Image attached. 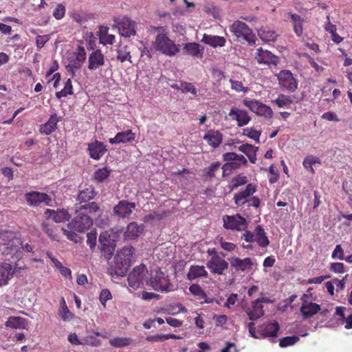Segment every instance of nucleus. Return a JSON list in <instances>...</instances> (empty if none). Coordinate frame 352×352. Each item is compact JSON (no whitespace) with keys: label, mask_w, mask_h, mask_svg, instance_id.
<instances>
[{"label":"nucleus","mask_w":352,"mask_h":352,"mask_svg":"<svg viewBox=\"0 0 352 352\" xmlns=\"http://www.w3.org/2000/svg\"><path fill=\"white\" fill-rule=\"evenodd\" d=\"M255 233L250 230H245L241 236V239L245 240L246 242L252 243L256 242L259 247L265 248L270 245V240L267 236L266 232L263 228L258 225L255 230Z\"/></svg>","instance_id":"nucleus-7"},{"label":"nucleus","mask_w":352,"mask_h":352,"mask_svg":"<svg viewBox=\"0 0 352 352\" xmlns=\"http://www.w3.org/2000/svg\"><path fill=\"white\" fill-rule=\"evenodd\" d=\"M243 135L254 140L256 143H259V138L261 135V131H257L254 128H245L243 129Z\"/></svg>","instance_id":"nucleus-48"},{"label":"nucleus","mask_w":352,"mask_h":352,"mask_svg":"<svg viewBox=\"0 0 352 352\" xmlns=\"http://www.w3.org/2000/svg\"><path fill=\"white\" fill-rule=\"evenodd\" d=\"M280 327L276 321L263 323L258 326V333L260 338L276 337Z\"/></svg>","instance_id":"nucleus-19"},{"label":"nucleus","mask_w":352,"mask_h":352,"mask_svg":"<svg viewBox=\"0 0 352 352\" xmlns=\"http://www.w3.org/2000/svg\"><path fill=\"white\" fill-rule=\"evenodd\" d=\"M111 294L108 289H102L100 294L99 300L104 307L106 306V302L111 299Z\"/></svg>","instance_id":"nucleus-59"},{"label":"nucleus","mask_w":352,"mask_h":352,"mask_svg":"<svg viewBox=\"0 0 352 352\" xmlns=\"http://www.w3.org/2000/svg\"><path fill=\"white\" fill-rule=\"evenodd\" d=\"M204 140L213 148H217L221 144L223 135L219 131L209 130L204 136Z\"/></svg>","instance_id":"nucleus-29"},{"label":"nucleus","mask_w":352,"mask_h":352,"mask_svg":"<svg viewBox=\"0 0 352 352\" xmlns=\"http://www.w3.org/2000/svg\"><path fill=\"white\" fill-rule=\"evenodd\" d=\"M69 230H67L63 228L62 232L63 234L67 236V238L70 240L73 241L75 243H78L80 241V238L78 236L77 233L76 232L74 229L69 228Z\"/></svg>","instance_id":"nucleus-56"},{"label":"nucleus","mask_w":352,"mask_h":352,"mask_svg":"<svg viewBox=\"0 0 352 352\" xmlns=\"http://www.w3.org/2000/svg\"><path fill=\"white\" fill-rule=\"evenodd\" d=\"M11 264L0 262V287L8 285L12 279Z\"/></svg>","instance_id":"nucleus-30"},{"label":"nucleus","mask_w":352,"mask_h":352,"mask_svg":"<svg viewBox=\"0 0 352 352\" xmlns=\"http://www.w3.org/2000/svg\"><path fill=\"white\" fill-rule=\"evenodd\" d=\"M135 208V203L122 200L113 208V212L119 217L126 218L131 214L132 210Z\"/></svg>","instance_id":"nucleus-20"},{"label":"nucleus","mask_w":352,"mask_h":352,"mask_svg":"<svg viewBox=\"0 0 352 352\" xmlns=\"http://www.w3.org/2000/svg\"><path fill=\"white\" fill-rule=\"evenodd\" d=\"M25 199L30 207H38L41 204L52 206V197L45 192L31 191L25 194Z\"/></svg>","instance_id":"nucleus-10"},{"label":"nucleus","mask_w":352,"mask_h":352,"mask_svg":"<svg viewBox=\"0 0 352 352\" xmlns=\"http://www.w3.org/2000/svg\"><path fill=\"white\" fill-rule=\"evenodd\" d=\"M106 152V146L102 142L96 141L89 144V157L94 160H99Z\"/></svg>","instance_id":"nucleus-33"},{"label":"nucleus","mask_w":352,"mask_h":352,"mask_svg":"<svg viewBox=\"0 0 352 352\" xmlns=\"http://www.w3.org/2000/svg\"><path fill=\"white\" fill-rule=\"evenodd\" d=\"M89 69H96L104 65V54L96 45L95 36L89 32Z\"/></svg>","instance_id":"nucleus-6"},{"label":"nucleus","mask_w":352,"mask_h":352,"mask_svg":"<svg viewBox=\"0 0 352 352\" xmlns=\"http://www.w3.org/2000/svg\"><path fill=\"white\" fill-rule=\"evenodd\" d=\"M223 160L227 162H231L233 161H239L243 163H248L246 158L242 155H238L234 152H228L223 155Z\"/></svg>","instance_id":"nucleus-45"},{"label":"nucleus","mask_w":352,"mask_h":352,"mask_svg":"<svg viewBox=\"0 0 352 352\" xmlns=\"http://www.w3.org/2000/svg\"><path fill=\"white\" fill-rule=\"evenodd\" d=\"M223 227L227 230L245 232L248 223L245 218L239 214L234 215H224L223 217Z\"/></svg>","instance_id":"nucleus-12"},{"label":"nucleus","mask_w":352,"mask_h":352,"mask_svg":"<svg viewBox=\"0 0 352 352\" xmlns=\"http://www.w3.org/2000/svg\"><path fill=\"white\" fill-rule=\"evenodd\" d=\"M202 41L212 47H223L226 45V40L223 36L210 35L205 34Z\"/></svg>","instance_id":"nucleus-35"},{"label":"nucleus","mask_w":352,"mask_h":352,"mask_svg":"<svg viewBox=\"0 0 352 352\" xmlns=\"http://www.w3.org/2000/svg\"><path fill=\"white\" fill-rule=\"evenodd\" d=\"M230 30L239 40H244L250 45L255 44L256 37L245 23L238 20L235 21L230 25Z\"/></svg>","instance_id":"nucleus-4"},{"label":"nucleus","mask_w":352,"mask_h":352,"mask_svg":"<svg viewBox=\"0 0 352 352\" xmlns=\"http://www.w3.org/2000/svg\"><path fill=\"white\" fill-rule=\"evenodd\" d=\"M263 306L258 301L252 302V309L247 311V314L250 320H256L264 315Z\"/></svg>","instance_id":"nucleus-39"},{"label":"nucleus","mask_w":352,"mask_h":352,"mask_svg":"<svg viewBox=\"0 0 352 352\" xmlns=\"http://www.w3.org/2000/svg\"><path fill=\"white\" fill-rule=\"evenodd\" d=\"M150 285L153 289L161 292H170L174 290L173 285L160 270H156L155 274L151 275Z\"/></svg>","instance_id":"nucleus-8"},{"label":"nucleus","mask_w":352,"mask_h":352,"mask_svg":"<svg viewBox=\"0 0 352 352\" xmlns=\"http://www.w3.org/2000/svg\"><path fill=\"white\" fill-rule=\"evenodd\" d=\"M181 91L182 93H191L194 96H197V90L191 82H180Z\"/></svg>","instance_id":"nucleus-53"},{"label":"nucleus","mask_w":352,"mask_h":352,"mask_svg":"<svg viewBox=\"0 0 352 352\" xmlns=\"http://www.w3.org/2000/svg\"><path fill=\"white\" fill-rule=\"evenodd\" d=\"M133 251L132 246H126L118 251L113 262L108 268V273L112 278L125 276L131 266Z\"/></svg>","instance_id":"nucleus-2"},{"label":"nucleus","mask_w":352,"mask_h":352,"mask_svg":"<svg viewBox=\"0 0 352 352\" xmlns=\"http://www.w3.org/2000/svg\"><path fill=\"white\" fill-rule=\"evenodd\" d=\"M321 160L320 158L315 156H308L303 160L302 164L305 168H310V170L312 173H314V169L312 166L315 164H320Z\"/></svg>","instance_id":"nucleus-52"},{"label":"nucleus","mask_w":352,"mask_h":352,"mask_svg":"<svg viewBox=\"0 0 352 352\" xmlns=\"http://www.w3.org/2000/svg\"><path fill=\"white\" fill-rule=\"evenodd\" d=\"M26 324V320L19 316H10L6 322L7 327L12 329H21L24 328Z\"/></svg>","instance_id":"nucleus-40"},{"label":"nucleus","mask_w":352,"mask_h":352,"mask_svg":"<svg viewBox=\"0 0 352 352\" xmlns=\"http://www.w3.org/2000/svg\"><path fill=\"white\" fill-rule=\"evenodd\" d=\"M59 316L64 321H69L73 318L72 313L69 310L63 298L61 299L60 308L59 309Z\"/></svg>","instance_id":"nucleus-44"},{"label":"nucleus","mask_w":352,"mask_h":352,"mask_svg":"<svg viewBox=\"0 0 352 352\" xmlns=\"http://www.w3.org/2000/svg\"><path fill=\"white\" fill-rule=\"evenodd\" d=\"M68 64L67 68L68 71H72L74 69L80 68L86 58V52L83 47L78 46L76 50L69 53L67 56Z\"/></svg>","instance_id":"nucleus-13"},{"label":"nucleus","mask_w":352,"mask_h":352,"mask_svg":"<svg viewBox=\"0 0 352 352\" xmlns=\"http://www.w3.org/2000/svg\"><path fill=\"white\" fill-rule=\"evenodd\" d=\"M148 271L144 265L142 264L134 267L128 276V283L129 287L133 289H138L146 278Z\"/></svg>","instance_id":"nucleus-11"},{"label":"nucleus","mask_w":352,"mask_h":352,"mask_svg":"<svg viewBox=\"0 0 352 352\" xmlns=\"http://www.w3.org/2000/svg\"><path fill=\"white\" fill-rule=\"evenodd\" d=\"M50 39V36L46 35H38L36 38V47L38 49H41L44 47L46 43Z\"/></svg>","instance_id":"nucleus-61"},{"label":"nucleus","mask_w":352,"mask_h":352,"mask_svg":"<svg viewBox=\"0 0 352 352\" xmlns=\"http://www.w3.org/2000/svg\"><path fill=\"white\" fill-rule=\"evenodd\" d=\"M248 178L242 174H239L234 177L230 182L229 188L230 191L234 190L240 186L247 184Z\"/></svg>","instance_id":"nucleus-43"},{"label":"nucleus","mask_w":352,"mask_h":352,"mask_svg":"<svg viewBox=\"0 0 352 352\" xmlns=\"http://www.w3.org/2000/svg\"><path fill=\"white\" fill-rule=\"evenodd\" d=\"M154 47L157 51L168 56H173L179 51L173 41L168 38L167 34L156 35Z\"/></svg>","instance_id":"nucleus-3"},{"label":"nucleus","mask_w":352,"mask_h":352,"mask_svg":"<svg viewBox=\"0 0 352 352\" xmlns=\"http://www.w3.org/2000/svg\"><path fill=\"white\" fill-rule=\"evenodd\" d=\"M247 163H243V162H241L234 160L231 162L226 163L225 164H223V166H222L221 168L224 169V172L226 170L231 171L232 170L237 169V168H240L242 165H245Z\"/></svg>","instance_id":"nucleus-57"},{"label":"nucleus","mask_w":352,"mask_h":352,"mask_svg":"<svg viewBox=\"0 0 352 352\" xmlns=\"http://www.w3.org/2000/svg\"><path fill=\"white\" fill-rule=\"evenodd\" d=\"M327 23L325 24L324 25V29L325 30L330 33L331 34L335 33L336 32H337V28H336V25L331 23V21H330V16H327Z\"/></svg>","instance_id":"nucleus-64"},{"label":"nucleus","mask_w":352,"mask_h":352,"mask_svg":"<svg viewBox=\"0 0 352 352\" xmlns=\"http://www.w3.org/2000/svg\"><path fill=\"white\" fill-rule=\"evenodd\" d=\"M320 310V305L315 302H304L300 307V312L304 319L311 318Z\"/></svg>","instance_id":"nucleus-32"},{"label":"nucleus","mask_w":352,"mask_h":352,"mask_svg":"<svg viewBox=\"0 0 352 352\" xmlns=\"http://www.w3.org/2000/svg\"><path fill=\"white\" fill-rule=\"evenodd\" d=\"M243 103L251 111L258 116L263 117L266 119H270L273 116L274 113L272 108L258 100L244 99Z\"/></svg>","instance_id":"nucleus-9"},{"label":"nucleus","mask_w":352,"mask_h":352,"mask_svg":"<svg viewBox=\"0 0 352 352\" xmlns=\"http://www.w3.org/2000/svg\"><path fill=\"white\" fill-rule=\"evenodd\" d=\"M99 248L105 258H110L113 255L116 246V241L111 238L107 232H103L99 236Z\"/></svg>","instance_id":"nucleus-14"},{"label":"nucleus","mask_w":352,"mask_h":352,"mask_svg":"<svg viewBox=\"0 0 352 352\" xmlns=\"http://www.w3.org/2000/svg\"><path fill=\"white\" fill-rule=\"evenodd\" d=\"M46 219L51 218L56 223L68 221L70 219V214L65 209H58L57 210L46 209L45 211Z\"/></svg>","instance_id":"nucleus-22"},{"label":"nucleus","mask_w":352,"mask_h":352,"mask_svg":"<svg viewBox=\"0 0 352 352\" xmlns=\"http://www.w3.org/2000/svg\"><path fill=\"white\" fill-rule=\"evenodd\" d=\"M256 186L252 184H248L244 190L240 191L234 196V201L236 206H241L245 204L252 195L256 192Z\"/></svg>","instance_id":"nucleus-24"},{"label":"nucleus","mask_w":352,"mask_h":352,"mask_svg":"<svg viewBox=\"0 0 352 352\" xmlns=\"http://www.w3.org/2000/svg\"><path fill=\"white\" fill-rule=\"evenodd\" d=\"M231 266L234 268L235 270H241L244 272L247 270H250L253 266V262L250 258H240L238 257H232L230 259Z\"/></svg>","instance_id":"nucleus-27"},{"label":"nucleus","mask_w":352,"mask_h":352,"mask_svg":"<svg viewBox=\"0 0 352 352\" xmlns=\"http://www.w3.org/2000/svg\"><path fill=\"white\" fill-rule=\"evenodd\" d=\"M219 243H220L221 248L223 249L224 250H226L228 252L234 251L236 247V245L232 243L224 241L223 240V238H221L219 240Z\"/></svg>","instance_id":"nucleus-63"},{"label":"nucleus","mask_w":352,"mask_h":352,"mask_svg":"<svg viewBox=\"0 0 352 352\" xmlns=\"http://www.w3.org/2000/svg\"><path fill=\"white\" fill-rule=\"evenodd\" d=\"M330 271L336 274H342L345 272L344 265L342 263H333L329 267Z\"/></svg>","instance_id":"nucleus-60"},{"label":"nucleus","mask_w":352,"mask_h":352,"mask_svg":"<svg viewBox=\"0 0 352 352\" xmlns=\"http://www.w3.org/2000/svg\"><path fill=\"white\" fill-rule=\"evenodd\" d=\"M41 228L50 239L59 241L60 233L62 232L63 228H60L59 226H54L48 219H46L41 223Z\"/></svg>","instance_id":"nucleus-18"},{"label":"nucleus","mask_w":352,"mask_h":352,"mask_svg":"<svg viewBox=\"0 0 352 352\" xmlns=\"http://www.w3.org/2000/svg\"><path fill=\"white\" fill-rule=\"evenodd\" d=\"M189 291L192 295L196 296L198 300H201V303H211L213 302V299L208 298L206 292L198 284L191 285L189 287Z\"/></svg>","instance_id":"nucleus-34"},{"label":"nucleus","mask_w":352,"mask_h":352,"mask_svg":"<svg viewBox=\"0 0 352 352\" xmlns=\"http://www.w3.org/2000/svg\"><path fill=\"white\" fill-rule=\"evenodd\" d=\"M181 337L175 334H156L153 336H148L146 338V340L152 342H162L168 339H180Z\"/></svg>","instance_id":"nucleus-41"},{"label":"nucleus","mask_w":352,"mask_h":352,"mask_svg":"<svg viewBox=\"0 0 352 352\" xmlns=\"http://www.w3.org/2000/svg\"><path fill=\"white\" fill-rule=\"evenodd\" d=\"M109 28L107 26L100 25L99 30L96 32V36L98 37V41H96V45H102L105 46L107 44L112 45L115 43V36L108 33ZM96 40L97 38L95 36Z\"/></svg>","instance_id":"nucleus-23"},{"label":"nucleus","mask_w":352,"mask_h":352,"mask_svg":"<svg viewBox=\"0 0 352 352\" xmlns=\"http://www.w3.org/2000/svg\"><path fill=\"white\" fill-rule=\"evenodd\" d=\"M168 212L166 211L158 212L153 211L144 217V222H149L154 220L160 221L168 215Z\"/></svg>","instance_id":"nucleus-46"},{"label":"nucleus","mask_w":352,"mask_h":352,"mask_svg":"<svg viewBox=\"0 0 352 352\" xmlns=\"http://www.w3.org/2000/svg\"><path fill=\"white\" fill-rule=\"evenodd\" d=\"M183 50L186 54L197 58H201L204 52V47L195 42L186 43L184 45Z\"/></svg>","instance_id":"nucleus-26"},{"label":"nucleus","mask_w":352,"mask_h":352,"mask_svg":"<svg viewBox=\"0 0 352 352\" xmlns=\"http://www.w3.org/2000/svg\"><path fill=\"white\" fill-rule=\"evenodd\" d=\"M228 115L232 120H235L237 122L239 127L247 125L251 120V117L247 111L238 109L235 107H232L230 109Z\"/></svg>","instance_id":"nucleus-21"},{"label":"nucleus","mask_w":352,"mask_h":352,"mask_svg":"<svg viewBox=\"0 0 352 352\" xmlns=\"http://www.w3.org/2000/svg\"><path fill=\"white\" fill-rule=\"evenodd\" d=\"M60 121V118L58 117L56 113L51 114L47 122L40 126V133L47 135H50L56 131L57 129V124Z\"/></svg>","instance_id":"nucleus-25"},{"label":"nucleus","mask_w":352,"mask_h":352,"mask_svg":"<svg viewBox=\"0 0 352 352\" xmlns=\"http://www.w3.org/2000/svg\"><path fill=\"white\" fill-rule=\"evenodd\" d=\"M109 174L110 170L107 168H99L95 172L93 179L97 182H102L109 176Z\"/></svg>","instance_id":"nucleus-51"},{"label":"nucleus","mask_w":352,"mask_h":352,"mask_svg":"<svg viewBox=\"0 0 352 352\" xmlns=\"http://www.w3.org/2000/svg\"><path fill=\"white\" fill-rule=\"evenodd\" d=\"M299 340V338L296 336H287L280 339L279 346L280 347H287L292 346Z\"/></svg>","instance_id":"nucleus-54"},{"label":"nucleus","mask_w":352,"mask_h":352,"mask_svg":"<svg viewBox=\"0 0 352 352\" xmlns=\"http://www.w3.org/2000/svg\"><path fill=\"white\" fill-rule=\"evenodd\" d=\"M131 342V338L124 337L113 338L109 340V343L112 346L118 348L128 346Z\"/></svg>","instance_id":"nucleus-47"},{"label":"nucleus","mask_w":352,"mask_h":352,"mask_svg":"<svg viewBox=\"0 0 352 352\" xmlns=\"http://www.w3.org/2000/svg\"><path fill=\"white\" fill-rule=\"evenodd\" d=\"M65 11L66 10L65 6L63 4L59 3L53 11V16L56 19L60 20L64 17Z\"/></svg>","instance_id":"nucleus-58"},{"label":"nucleus","mask_w":352,"mask_h":352,"mask_svg":"<svg viewBox=\"0 0 352 352\" xmlns=\"http://www.w3.org/2000/svg\"><path fill=\"white\" fill-rule=\"evenodd\" d=\"M208 275V272L206 270L204 266L192 265L190 266L186 276L188 280H192L198 278H206Z\"/></svg>","instance_id":"nucleus-36"},{"label":"nucleus","mask_w":352,"mask_h":352,"mask_svg":"<svg viewBox=\"0 0 352 352\" xmlns=\"http://www.w3.org/2000/svg\"><path fill=\"white\" fill-rule=\"evenodd\" d=\"M331 257L333 258L344 259V252L340 245H337L334 249Z\"/></svg>","instance_id":"nucleus-62"},{"label":"nucleus","mask_w":352,"mask_h":352,"mask_svg":"<svg viewBox=\"0 0 352 352\" xmlns=\"http://www.w3.org/2000/svg\"><path fill=\"white\" fill-rule=\"evenodd\" d=\"M206 267L210 270L212 274L222 275L224 272L228 268V263L219 256H212L208 261Z\"/></svg>","instance_id":"nucleus-15"},{"label":"nucleus","mask_w":352,"mask_h":352,"mask_svg":"<svg viewBox=\"0 0 352 352\" xmlns=\"http://www.w3.org/2000/svg\"><path fill=\"white\" fill-rule=\"evenodd\" d=\"M288 15L290 16L292 23L294 32L296 35L298 37L301 36L303 33V23L305 20L302 18L299 14L295 13H288Z\"/></svg>","instance_id":"nucleus-37"},{"label":"nucleus","mask_w":352,"mask_h":352,"mask_svg":"<svg viewBox=\"0 0 352 352\" xmlns=\"http://www.w3.org/2000/svg\"><path fill=\"white\" fill-rule=\"evenodd\" d=\"M117 52V60L121 63H124L127 60L130 63H132V57L131 55V50L127 45L120 44L116 50Z\"/></svg>","instance_id":"nucleus-38"},{"label":"nucleus","mask_w":352,"mask_h":352,"mask_svg":"<svg viewBox=\"0 0 352 352\" xmlns=\"http://www.w3.org/2000/svg\"><path fill=\"white\" fill-rule=\"evenodd\" d=\"M78 200L79 202L76 204V216L67 225V228L81 233L88 229V192L87 190L80 191Z\"/></svg>","instance_id":"nucleus-1"},{"label":"nucleus","mask_w":352,"mask_h":352,"mask_svg":"<svg viewBox=\"0 0 352 352\" xmlns=\"http://www.w3.org/2000/svg\"><path fill=\"white\" fill-rule=\"evenodd\" d=\"M260 38L265 41H274L277 36V34L274 31L261 28L258 31Z\"/></svg>","instance_id":"nucleus-49"},{"label":"nucleus","mask_w":352,"mask_h":352,"mask_svg":"<svg viewBox=\"0 0 352 352\" xmlns=\"http://www.w3.org/2000/svg\"><path fill=\"white\" fill-rule=\"evenodd\" d=\"M135 134L131 129L118 133L113 138L109 139V142L112 144L120 143L131 142L135 140Z\"/></svg>","instance_id":"nucleus-28"},{"label":"nucleus","mask_w":352,"mask_h":352,"mask_svg":"<svg viewBox=\"0 0 352 352\" xmlns=\"http://www.w3.org/2000/svg\"><path fill=\"white\" fill-rule=\"evenodd\" d=\"M221 164L219 162L212 164L208 168L204 170L205 176L208 179L211 180L215 177V173L220 168Z\"/></svg>","instance_id":"nucleus-50"},{"label":"nucleus","mask_w":352,"mask_h":352,"mask_svg":"<svg viewBox=\"0 0 352 352\" xmlns=\"http://www.w3.org/2000/svg\"><path fill=\"white\" fill-rule=\"evenodd\" d=\"M239 150L245 154L249 158H250L252 155L254 156L256 155L254 147L248 143L241 145L239 147Z\"/></svg>","instance_id":"nucleus-55"},{"label":"nucleus","mask_w":352,"mask_h":352,"mask_svg":"<svg viewBox=\"0 0 352 352\" xmlns=\"http://www.w3.org/2000/svg\"><path fill=\"white\" fill-rule=\"evenodd\" d=\"M255 59L258 64L265 65H273L276 66L278 63V58L268 50H263L262 47L256 50Z\"/></svg>","instance_id":"nucleus-17"},{"label":"nucleus","mask_w":352,"mask_h":352,"mask_svg":"<svg viewBox=\"0 0 352 352\" xmlns=\"http://www.w3.org/2000/svg\"><path fill=\"white\" fill-rule=\"evenodd\" d=\"M279 108L288 107L293 102V97L283 94H280L278 97L272 101Z\"/></svg>","instance_id":"nucleus-42"},{"label":"nucleus","mask_w":352,"mask_h":352,"mask_svg":"<svg viewBox=\"0 0 352 352\" xmlns=\"http://www.w3.org/2000/svg\"><path fill=\"white\" fill-rule=\"evenodd\" d=\"M143 230V225H138L136 222H131L126 227L124 237L129 240L135 239L140 236Z\"/></svg>","instance_id":"nucleus-31"},{"label":"nucleus","mask_w":352,"mask_h":352,"mask_svg":"<svg viewBox=\"0 0 352 352\" xmlns=\"http://www.w3.org/2000/svg\"><path fill=\"white\" fill-rule=\"evenodd\" d=\"M114 21L118 25L120 34L122 36L129 37L135 34V22L128 17L115 19Z\"/></svg>","instance_id":"nucleus-16"},{"label":"nucleus","mask_w":352,"mask_h":352,"mask_svg":"<svg viewBox=\"0 0 352 352\" xmlns=\"http://www.w3.org/2000/svg\"><path fill=\"white\" fill-rule=\"evenodd\" d=\"M280 89L288 93H294L298 89V80L289 69H283L276 74Z\"/></svg>","instance_id":"nucleus-5"}]
</instances>
